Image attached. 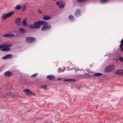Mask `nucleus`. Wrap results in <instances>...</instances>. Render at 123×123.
Masks as SVG:
<instances>
[{
    "label": "nucleus",
    "mask_w": 123,
    "mask_h": 123,
    "mask_svg": "<svg viewBox=\"0 0 123 123\" xmlns=\"http://www.w3.org/2000/svg\"><path fill=\"white\" fill-rule=\"evenodd\" d=\"M48 23L44 20L38 21L34 23L35 28L40 29L41 27V25H47Z\"/></svg>",
    "instance_id": "f257e3e1"
},
{
    "label": "nucleus",
    "mask_w": 123,
    "mask_h": 123,
    "mask_svg": "<svg viewBox=\"0 0 123 123\" xmlns=\"http://www.w3.org/2000/svg\"><path fill=\"white\" fill-rule=\"evenodd\" d=\"M116 68L115 65L112 64L108 65L106 67L104 70V71L106 72H108L113 71Z\"/></svg>",
    "instance_id": "f03ea898"
},
{
    "label": "nucleus",
    "mask_w": 123,
    "mask_h": 123,
    "mask_svg": "<svg viewBox=\"0 0 123 123\" xmlns=\"http://www.w3.org/2000/svg\"><path fill=\"white\" fill-rule=\"evenodd\" d=\"M14 13V12H11L5 14H3L1 16V18L3 19H6L12 16Z\"/></svg>",
    "instance_id": "7ed1b4c3"
},
{
    "label": "nucleus",
    "mask_w": 123,
    "mask_h": 123,
    "mask_svg": "<svg viewBox=\"0 0 123 123\" xmlns=\"http://www.w3.org/2000/svg\"><path fill=\"white\" fill-rule=\"evenodd\" d=\"M36 38L34 37H26L25 39V41L29 43H31L35 41Z\"/></svg>",
    "instance_id": "20e7f679"
},
{
    "label": "nucleus",
    "mask_w": 123,
    "mask_h": 123,
    "mask_svg": "<svg viewBox=\"0 0 123 123\" xmlns=\"http://www.w3.org/2000/svg\"><path fill=\"white\" fill-rule=\"evenodd\" d=\"M51 26L50 25H48L42 26L41 28V30L42 31H44L49 30L51 28Z\"/></svg>",
    "instance_id": "39448f33"
},
{
    "label": "nucleus",
    "mask_w": 123,
    "mask_h": 123,
    "mask_svg": "<svg viewBox=\"0 0 123 123\" xmlns=\"http://www.w3.org/2000/svg\"><path fill=\"white\" fill-rule=\"evenodd\" d=\"M4 75L6 76L10 77L12 75V74L10 71H8L5 72L4 74Z\"/></svg>",
    "instance_id": "423d86ee"
},
{
    "label": "nucleus",
    "mask_w": 123,
    "mask_h": 123,
    "mask_svg": "<svg viewBox=\"0 0 123 123\" xmlns=\"http://www.w3.org/2000/svg\"><path fill=\"white\" fill-rule=\"evenodd\" d=\"M80 14V9L76 10L75 13V15L76 17L79 16Z\"/></svg>",
    "instance_id": "0eeeda50"
},
{
    "label": "nucleus",
    "mask_w": 123,
    "mask_h": 123,
    "mask_svg": "<svg viewBox=\"0 0 123 123\" xmlns=\"http://www.w3.org/2000/svg\"><path fill=\"white\" fill-rule=\"evenodd\" d=\"M115 74H123V70L122 69H119L117 70L115 72Z\"/></svg>",
    "instance_id": "6e6552de"
},
{
    "label": "nucleus",
    "mask_w": 123,
    "mask_h": 123,
    "mask_svg": "<svg viewBox=\"0 0 123 123\" xmlns=\"http://www.w3.org/2000/svg\"><path fill=\"white\" fill-rule=\"evenodd\" d=\"M12 56L11 54H8L6 55V56H3L2 58L3 59H7L10 58Z\"/></svg>",
    "instance_id": "1a4fd4ad"
},
{
    "label": "nucleus",
    "mask_w": 123,
    "mask_h": 123,
    "mask_svg": "<svg viewBox=\"0 0 123 123\" xmlns=\"http://www.w3.org/2000/svg\"><path fill=\"white\" fill-rule=\"evenodd\" d=\"M21 18H18L17 19L16 21V24L18 25H20L21 24L20 20Z\"/></svg>",
    "instance_id": "9d476101"
},
{
    "label": "nucleus",
    "mask_w": 123,
    "mask_h": 123,
    "mask_svg": "<svg viewBox=\"0 0 123 123\" xmlns=\"http://www.w3.org/2000/svg\"><path fill=\"white\" fill-rule=\"evenodd\" d=\"M47 78L50 80H53L55 78V77L52 75H48Z\"/></svg>",
    "instance_id": "9b49d317"
},
{
    "label": "nucleus",
    "mask_w": 123,
    "mask_h": 123,
    "mask_svg": "<svg viewBox=\"0 0 123 123\" xmlns=\"http://www.w3.org/2000/svg\"><path fill=\"white\" fill-rule=\"evenodd\" d=\"M14 36L13 34H5L4 36V37H12Z\"/></svg>",
    "instance_id": "f8f14e48"
},
{
    "label": "nucleus",
    "mask_w": 123,
    "mask_h": 123,
    "mask_svg": "<svg viewBox=\"0 0 123 123\" xmlns=\"http://www.w3.org/2000/svg\"><path fill=\"white\" fill-rule=\"evenodd\" d=\"M3 48L0 49L1 51H8L10 50V49L9 48H7V47H3Z\"/></svg>",
    "instance_id": "ddd939ff"
},
{
    "label": "nucleus",
    "mask_w": 123,
    "mask_h": 123,
    "mask_svg": "<svg viewBox=\"0 0 123 123\" xmlns=\"http://www.w3.org/2000/svg\"><path fill=\"white\" fill-rule=\"evenodd\" d=\"M65 5L64 3L61 2H60V4L59 6L60 8H62L64 7L65 6Z\"/></svg>",
    "instance_id": "4468645a"
},
{
    "label": "nucleus",
    "mask_w": 123,
    "mask_h": 123,
    "mask_svg": "<svg viewBox=\"0 0 123 123\" xmlns=\"http://www.w3.org/2000/svg\"><path fill=\"white\" fill-rule=\"evenodd\" d=\"M51 17L47 16H44L43 18V19L45 20H48L51 19Z\"/></svg>",
    "instance_id": "2eb2a0df"
},
{
    "label": "nucleus",
    "mask_w": 123,
    "mask_h": 123,
    "mask_svg": "<svg viewBox=\"0 0 123 123\" xmlns=\"http://www.w3.org/2000/svg\"><path fill=\"white\" fill-rule=\"evenodd\" d=\"M64 81L68 82L71 81L74 82L76 81V80L74 79H66L64 80Z\"/></svg>",
    "instance_id": "dca6fc26"
},
{
    "label": "nucleus",
    "mask_w": 123,
    "mask_h": 123,
    "mask_svg": "<svg viewBox=\"0 0 123 123\" xmlns=\"http://www.w3.org/2000/svg\"><path fill=\"white\" fill-rule=\"evenodd\" d=\"M2 45L3 46V47H10L12 46V45L11 44H8L6 43L2 44Z\"/></svg>",
    "instance_id": "f3484780"
},
{
    "label": "nucleus",
    "mask_w": 123,
    "mask_h": 123,
    "mask_svg": "<svg viewBox=\"0 0 123 123\" xmlns=\"http://www.w3.org/2000/svg\"><path fill=\"white\" fill-rule=\"evenodd\" d=\"M103 74L100 73H97L94 74H93V75L95 77H99L100 75H102Z\"/></svg>",
    "instance_id": "a211bd4d"
},
{
    "label": "nucleus",
    "mask_w": 123,
    "mask_h": 123,
    "mask_svg": "<svg viewBox=\"0 0 123 123\" xmlns=\"http://www.w3.org/2000/svg\"><path fill=\"white\" fill-rule=\"evenodd\" d=\"M40 88H42L44 90H46L47 89V86L46 85H42L40 86Z\"/></svg>",
    "instance_id": "6ab92c4d"
},
{
    "label": "nucleus",
    "mask_w": 123,
    "mask_h": 123,
    "mask_svg": "<svg viewBox=\"0 0 123 123\" xmlns=\"http://www.w3.org/2000/svg\"><path fill=\"white\" fill-rule=\"evenodd\" d=\"M20 33H24L25 32V31L24 29L22 28H20L19 29Z\"/></svg>",
    "instance_id": "aec40b11"
},
{
    "label": "nucleus",
    "mask_w": 123,
    "mask_h": 123,
    "mask_svg": "<svg viewBox=\"0 0 123 123\" xmlns=\"http://www.w3.org/2000/svg\"><path fill=\"white\" fill-rule=\"evenodd\" d=\"M26 19H25L22 22V25H23L25 26H26Z\"/></svg>",
    "instance_id": "412c9836"
},
{
    "label": "nucleus",
    "mask_w": 123,
    "mask_h": 123,
    "mask_svg": "<svg viewBox=\"0 0 123 123\" xmlns=\"http://www.w3.org/2000/svg\"><path fill=\"white\" fill-rule=\"evenodd\" d=\"M29 28L30 29L35 28L34 24H31L29 25Z\"/></svg>",
    "instance_id": "4be33fe9"
},
{
    "label": "nucleus",
    "mask_w": 123,
    "mask_h": 123,
    "mask_svg": "<svg viewBox=\"0 0 123 123\" xmlns=\"http://www.w3.org/2000/svg\"><path fill=\"white\" fill-rule=\"evenodd\" d=\"M69 19L70 20H73L74 19V17L71 15H70L69 16Z\"/></svg>",
    "instance_id": "5701e85b"
},
{
    "label": "nucleus",
    "mask_w": 123,
    "mask_h": 123,
    "mask_svg": "<svg viewBox=\"0 0 123 123\" xmlns=\"http://www.w3.org/2000/svg\"><path fill=\"white\" fill-rule=\"evenodd\" d=\"M121 43L120 45V48H121L123 46V38L122 39L120 42Z\"/></svg>",
    "instance_id": "b1692460"
},
{
    "label": "nucleus",
    "mask_w": 123,
    "mask_h": 123,
    "mask_svg": "<svg viewBox=\"0 0 123 123\" xmlns=\"http://www.w3.org/2000/svg\"><path fill=\"white\" fill-rule=\"evenodd\" d=\"M24 91L25 92H29L32 95H34L35 93L33 92H31L28 89H26L24 90Z\"/></svg>",
    "instance_id": "393cba45"
},
{
    "label": "nucleus",
    "mask_w": 123,
    "mask_h": 123,
    "mask_svg": "<svg viewBox=\"0 0 123 123\" xmlns=\"http://www.w3.org/2000/svg\"><path fill=\"white\" fill-rule=\"evenodd\" d=\"M119 61L121 62H123V57L120 56L119 57Z\"/></svg>",
    "instance_id": "a878e982"
},
{
    "label": "nucleus",
    "mask_w": 123,
    "mask_h": 123,
    "mask_svg": "<svg viewBox=\"0 0 123 123\" xmlns=\"http://www.w3.org/2000/svg\"><path fill=\"white\" fill-rule=\"evenodd\" d=\"M21 8V7L20 6H17L16 7V9L17 10H20Z\"/></svg>",
    "instance_id": "bb28decb"
},
{
    "label": "nucleus",
    "mask_w": 123,
    "mask_h": 123,
    "mask_svg": "<svg viewBox=\"0 0 123 123\" xmlns=\"http://www.w3.org/2000/svg\"><path fill=\"white\" fill-rule=\"evenodd\" d=\"M108 0H102L101 1V2L102 3H105L107 2Z\"/></svg>",
    "instance_id": "cd10ccee"
},
{
    "label": "nucleus",
    "mask_w": 123,
    "mask_h": 123,
    "mask_svg": "<svg viewBox=\"0 0 123 123\" xmlns=\"http://www.w3.org/2000/svg\"><path fill=\"white\" fill-rule=\"evenodd\" d=\"M38 74L37 73H36L35 74H34L33 75H31V77H36V76H37V75Z\"/></svg>",
    "instance_id": "c85d7f7f"
},
{
    "label": "nucleus",
    "mask_w": 123,
    "mask_h": 123,
    "mask_svg": "<svg viewBox=\"0 0 123 123\" xmlns=\"http://www.w3.org/2000/svg\"><path fill=\"white\" fill-rule=\"evenodd\" d=\"M38 12L40 13H42V12L41 10H38Z\"/></svg>",
    "instance_id": "c756f323"
},
{
    "label": "nucleus",
    "mask_w": 123,
    "mask_h": 123,
    "mask_svg": "<svg viewBox=\"0 0 123 123\" xmlns=\"http://www.w3.org/2000/svg\"><path fill=\"white\" fill-rule=\"evenodd\" d=\"M3 48L2 45H0V49Z\"/></svg>",
    "instance_id": "7c9ffc66"
},
{
    "label": "nucleus",
    "mask_w": 123,
    "mask_h": 123,
    "mask_svg": "<svg viewBox=\"0 0 123 123\" xmlns=\"http://www.w3.org/2000/svg\"><path fill=\"white\" fill-rule=\"evenodd\" d=\"M121 52H122L123 50V47H122L121 48Z\"/></svg>",
    "instance_id": "2f4dec72"
},
{
    "label": "nucleus",
    "mask_w": 123,
    "mask_h": 123,
    "mask_svg": "<svg viewBox=\"0 0 123 123\" xmlns=\"http://www.w3.org/2000/svg\"><path fill=\"white\" fill-rule=\"evenodd\" d=\"M59 4V2L58 1L57 2H56V4L57 5H58Z\"/></svg>",
    "instance_id": "473e14b6"
},
{
    "label": "nucleus",
    "mask_w": 123,
    "mask_h": 123,
    "mask_svg": "<svg viewBox=\"0 0 123 123\" xmlns=\"http://www.w3.org/2000/svg\"><path fill=\"white\" fill-rule=\"evenodd\" d=\"M13 96L14 97H15V96L13 94Z\"/></svg>",
    "instance_id": "72a5a7b5"
},
{
    "label": "nucleus",
    "mask_w": 123,
    "mask_h": 123,
    "mask_svg": "<svg viewBox=\"0 0 123 123\" xmlns=\"http://www.w3.org/2000/svg\"><path fill=\"white\" fill-rule=\"evenodd\" d=\"M26 93H27L28 94V95H30V94H28V92H26Z\"/></svg>",
    "instance_id": "f704fd0d"
},
{
    "label": "nucleus",
    "mask_w": 123,
    "mask_h": 123,
    "mask_svg": "<svg viewBox=\"0 0 123 123\" xmlns=\"http://www.w3.org/2000/svg\"><path fill=\"white\" fill-rule=\"evenodd\" d=\"M25 7H24L23 8V10H25Z\"/></svg>",
    "instance_id": "c9c22d12"
},
{
    "label": "nucleus",
    "mask_w": 123,
    "mask_h": 123,
    "mask_svg": "<svg viewBox=\"0 0 123 123\" xmlns=\"http://www.w3.org/2000/svg\"><path fill=\"white\" fill-rule=\"evenodd\" d=\"M61 78H59L58 79V80H61Z\"/></svg>",
    "instance_id": "e433bc0d"
},
{
    "label": "nucleus",
    "mask_w": 123,
    "mask_h": 123,
    "mask_svg": "<svg viewBox=\"0 0 123 123\" xmlns=\"http://www.w3.org/2000/svg\"><path fill=\"white\" fill-rule=\"evenodd\" d=\"M61 72V71H59V72Z\"/></svg>",
    "instance_id": "4c0bfd02"
},
{
    "label": "nucleus",
    "mask_w": 123,
    "mask_h": 123,
    "mask_svg": "<svg viewBox=\"0 0 123 123\" xmlns=\"http://www.w3.org/2000/svg\"><path fill=\"white\" fill-rule=\"evenodd\" d=\"M53 1H54L55 0H52Z\"/></svg>",
    "instance_id": "58836bf2"
}]
</instances>
